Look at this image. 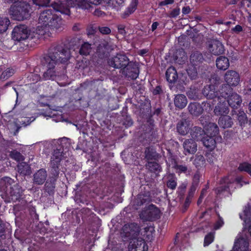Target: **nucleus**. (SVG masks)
I'll list each match as a JSON object with an SVG mask.
<instances>
[{
    "instance_id": "f257e3e1",
    "label": "nucleus",
    "mask_w": 251,
    "mask_h": 251,
    "mask_svg": "<svg viewBox=\"0 0 251 251\" xmlns=\"http://www.w3.org/2000/svg\"><path fill=\"white\" fill-rule=\"evenodd\" d=\"M101 0L92 2L91 0H33L34 4L39 6H46L50 4L53 9L58 12L66 15L70 14L69 7L78 6L87 9L91 7V3L97 4Z\"/></svg>"
},
{
    "instance_id": "f03ea898",
    "label": "nucleus",
    "mask_w": 251,
    "mask_h": 251,
    "mask_svg": "<svg viewBox=\"0 0 251 251\" xmlns=\"http://www.w3.org/2000/svg\"><path fill=\"white\" fill-rule=\"evenodd\" d=\"M39 25L37 29L38 36L47 38L50 37L54 30H61L63 22L58 16L53 14L50 9L42 12L38 20Z\"/></svg>"
},
{
    "instance_id": "7ed1b4c3",
    "label": "nucleus",
    "mask_w": 251,
    "mask_h": 251,
    "mask_svg": "<svg viewBox=\"0 0 251 251\" xmlns=\"http://www.w3.org/2000/svg\"><path fill=\"white\" fill-rule=\"evenodd\" d=\"M40 38L37 32H31L27 27L24 25H20L14 27L12 32V38L13 40L21 42L27 39Z\"/></svg>"
},
{
    "instance_id": "20e7f679",
    "label": "nucleus",
    "mask_w": 251,
    "mask_h": 251,
    "mask_svg": "<svg viewBox=\"0 0 251 251\" xmlns=\"http://www.w3.org/2000/svg\"><path fill=\"white\" fill-rule=\"evenodd\" d=\"M30 5L25 2H20L11 7L9 11L11 17L16 20L23 21L30 16Z\"/></svg>"
},
{
    "instance_id": "39448f33",
    "label": "nucleus",
    "mask_w": 251,
    "mask_h": 251,
    "mask_svg": "<svg viewBox=\"0 0 251 251\" xmlns=\"http://www.w3.org/2000/svg\"><path fill=\"white\" fill-rule=\"evenodd\" d=\"M13 183H14V180L9 177H4L1 180V184L5 187L6 194L11 197L13 201H16L21 198L23 190L17 184L12 186Z\"/></svg>"
},
{
    "instance_id": "423d86ee",
    "label": "nucleus",
    "mask_w": 251,
    "mask_h": 251,
    "mask_svg": "<svg viewBox=\"0 0 251 251\" xmlns=\"http://www.w3.org/2000/svg\"><path fill=\"white\" fill-rule=\"evenodd\" d=\"M242 179L241 176L235 178L233 176L228 175L221 180V187L224 190H233L236 187H241L243 185L241 183Z\"/></svg>"
},
{
    "instance_id": "0eeeda50",
    "label": "nucleus",
    "mask_w": 251,
    "mask_h": 251,
    "mask_svg": "<svg viewBox=\"0 0 251 251\" xmlns=\"http://www.w3.org/2000/svg\"><path fill=\"white\" fill-rule=\"evenodd\" d=\"M109 66L118 69H125L128 70L130 66L129 59L124 54H118L115 56L110 58L108 61Z\"/></svg>"
},
{
    "instance_id": "6e6552de",
    "label": "nucleus",
    "mask_w": 251,
    "mask_h": 251,
    "mask_svg": "<svg viewBox=\"0 0 251 251\" xmlns=\"http://www.w3.org/2000/svg\"><path fill=\"white\" fill-rule=\"evenodd\" d=\"M211 102L210 100L208 102H203L202 104L203 106L198 103L191 102L189 104L188 109L192 115L198 117L201 115L204 110L209 112L212 110L210 104Z\"/></svg>"
},
{
    "instance_id": "1a4fd4ad",
    "label": "nucleus",
    "mask_w": 251,
    "mask_h": 251,
    "mask_svg": "<svg viewBox=\"0 0 251 251\" xmlns=\"http://www.w3.org/2000/svg\"><path fill=\"white\" fill-rule=\"evenodd\" d=\"M42 63L47 68V71L43 75L45 79H54L56 75L55 72L53 70L55 65V61L51 56H45L42 60Z\"/></svg>"
},
{
    "instance_id": "9d476101",
    "label": "nucleus",
    "mask_w": 251,
    "mask_h": 251,
    "mask_svg": "<svg viewBox=\"0 0 251 251\" xmlns=\"http://www.w3.org/2000/svg\"><path fill=\"white\" fill-rule=\"evenodd\" d=\"M218 104L215 106L214 112L215 115L221 116V117L227 115L229 112V109L226 105V100L225 96H221V97H215Z\"/></svg>"
},
{
    "instance_id": "9b49d317",
    "label": "nucleus",
    "mask_w": 251,
    "mask_h": 251,
    "mask_svg": "<svg viewBox=\"0 0 251 251\" xmlns=\"http://www.w3.org/2000/svg\"><path fill=\"white\" fill-rule=\"evenodd\" d=\"M207 48L211 53L215 55L222 54L225 50L222 43L216 39L209 40L207 42Z\"/></svg>"
},
{
    "instance_id": "f8f14e48",
    "label": "nucleus",
    "mask_w": 251,
    "mask_h": 251,
    "mask_svg": "<svg viewBox=\"0 0 251 251\" xmlns=\"http://www.w3.org/2000/svg\"><path fill=\"white\" fill-rule=\"evenodd\" d=\"M129 251H147L148 248L142 239L133 238L129 245Z\"/></svg>"
},
{
    "instance_id": "ddd939ff",
    "label": "nucleus",
    "mask_w": 251,
    "mask_h": 251,
    "mask_svg": "<svg viewBox=\"0 0 251 251\" xmlns=\"http://www.w3.org/2000/svg\"><path fill=\"white\" fill-rule=\"evenodd\" d=\"M222 137L221 136H213L212 135H206L202 139V142L205 148L209 151L213 150L216 145V141L221 142Z\"/></svg>"
},
{
    "instance_id": "4468645a",
    "label": "nucleus",
    "mask_w": 251,
    "mask_h": 251,
    "mask_svg": "<svg viewBox=\"0 0 251 251\" xmlns=\"http://www.w3.org/2000/svg\"><path fill=\"white\" fill-rule=\"evenodd\" d=\"M224 78L225 81L230 86H236L240 82L239 75L235 71H227L225 75Z\"/></svg>"
},
{
    "instance_id": "2eb2a0df",
    "label": "nucleus",
    "mask_w": 251,
    "mask_h": 251,
    "mask_svg": "<svg viewBox=\"0 0 251 251\" xmlns=\"http://www.w3.org/2000/svg\"><path fill=\"white\" fill-rule=\"evenodd\" d=\"M184 153L185 155L194 154L197 151V144L192 139H186L183 143Z\"/></svg>"
},
{
    "instance_id": "dca6fc26",
    "label": "nucleus",
    "mask_w": 251,
    "mask_h": 251,
    "mask_svg": "<svg viewBox=\"0 0 251 251\" xmlns=\"http://www.w3.org/2000/svg\"><path fill=\"white\" fill-rule=\"evenodd\" d=\"M70 51L67 50H63L61 52H55V54H50L48 56H51L53 60L55 61V64L58 62H65L70 57Z\"/></svg>"
},
{
    "instance_id": "f3484780",
    "label": "nucleus",
    "mask_w": 251,
    "mask_h": 251,
    "mask_svg": "<svg viewBox=\"0 0 251 251\" xmlns=\"http://www.w3.org/2000/svg\"><path fill=\"white\" fill-rule=\"evenodd\" d=\"M202 93L208 99L213 100V101L214 102H216L217 100L215 97H220L218 96V92L215 91V86L213 85L205 86L203 89Z\"/></svg>"
},
{
    "instance_id": "a211bd4d",
    "label": "nucleus",
    "mask_w": 251,
    "mask_h": 251,
    "mask_svg": "<svg viewBox=\"0 0 251 251\" xmlns=\"http://www.w3.org/2000/svg\"><path fill=\"white\" fill-rule=\"evenodd\" d=\"M174 102L176 107L178 109H182L186 106L188 101L185 95L183 94H178L175 96Z\"/></svg>"
},
{
    "instance_id": "6ab92c4d",
    "label": "nucleus",
    "mask_w": 251,
    "mask_h": 251,
    "mask_svg": "<svg viewBox=\"0 0 251 251\" xmlns=\"http://www.w3.org/2000/svg\"><path fill=\"white\" fill-rule=\"evenodd\" d=\"M191 126V123L190 121L186 120H183L179 122L177 126V129L178 132L181 135H186Z\"/></svg>"
},
{
    "instance_id": "aec40b11",
    "label": "nucleus",
    "mask_w": 251,
    "mask_h": 251,
    "mask_svg": "<svg viewBox=\"0 0 251 251\" xmlns=\"http://www.w3.org/2000/svg\"><path fill=\"white\" fill-rule=\"evenodd\" d=\"M227 101L231 107L237 108L240 105L242 100L239 95L236 93H232L228 96Z\"/></svg>"
},
{
    "instance_id": "412c9836",
    "label": "nucleus",
    "mask_w": 251,
    "mask_h": 251,
    "mask_svg": "<svg viewBox=\"0 0 251 251\" xmlns=\"http://www.w3.org/2000/svg\"><path fill=\"white\" fill-rule=\"evenodd\" d=\"M148 214L147 219L149 220H153L159 217L160 211L154 205H150L147 210Z\"/></svg>"
},
{
    "instance_id": "4be33fe9",
    "label": "nucleus",
    "mask_w": 251,
    "mask_h": 251,
    "mask_svg": "<svg viewBox=\"0 0 251 251\" xmlns=\"http://www.w3.org/2000/svg\"><path fill=\"white\" fill-rule=\"evenodd\" d=\"M190 64L192 67L194 66H198L202 61L203 56L202 54L198 52L195 51L192 53L190 56Z\"/></svg>"
},
{
    "instance_id": "5701e85b",
    "label": "nucleus",
    "mask_w": 251,
    "mask_h": 251,
    "mask_svg": "<svg viewBox=\"0 0 251 251\" xmlns=\"http://www.w3.org/2000/svg\"><path fill=\"white\" fill-rule=\"evenodd\" d=\"M47 177V173L44 170H40L34 176V181L37 184H42Z\"/></svg>"
},
{
    "instance_id": "b1692460",
    "label": "nucleus",
    "mask_w": 251,
    "mask_h": 251,
    "mask_svg": "<svg viewBox=\"0 0 251 251\" xmlns=\"http://www.w3.org/2000/svg\"><path fill=\"white\" fill-rule=\"evenodd\" d=\"M166 77L167 81L170 83L175 82L177 78V74L173 67L168 68L166 73Z\"/></svg>"
},
{
    "instance_id": "393cba45",
    "label": "nucleus",
    "mask_w": 251,
    "mask_h": 251,
    "mask_svg": "<svg viewBox=\"0 0 251 251\" xmlns=\"http://www.w3.org/2000/svg\"><path fill=\"white\" fill-rule=\"evenodd\" d=\"M218 124L220 126L226 128L230 127L233 124V122L229 116L226 115L220 117Z\"/></svg>"
},
{
    "instance_id": "a878e982",
    "label": "nucleus",
    "mask_w": 251,
    "mask_h": 251,
    "mask_svg": "<svg viewBox=\"0 0 251 251\" xmlns=\"http://www.w3.org/2000/svg\"><path fill=\"white\" fill-rule=\"evenodd\" d=\"M204 128L206 130L205 134L218 136L217 134L219 133V128L216 124L209 123Z\"/></svg>"
},
{
    "instance_id": "bb28decb",
    "label": "nucleus",
    "mask_w": 251,
    "mask_h": 251,
    "mask_svg": "<svg viewBox=\"0 0 251 251\" xmlns=\"http://www.w3.org/2000/svg\"><path fill=\"white\" fill-rule=\"evenodd\" d=\"M229 65L228 59L223 56H220L216 60L217 67L222 70H225L228 68Z\"/></svg>"
},
{
    "instance_id": "cd10ccee",
    "label": "nucleus",
    "mask_w": 251,
    "mask_h": 251,
    "mask_svg": "<svg viewBox=\"0 0 251 251\" xmlns=\"http://www.w3.org/2000/svg\"><path fill=\"white\" fill-rule=\"evenodd\" d=\"M62 158L61 152L59 150L54 151L52 156L51 157V164L53 166V168H57V165L60 162Z\"/></svg>"
},
{
    "instance_id": "c85d7f7f",
    "label": "nucleus",
    "mask_w": 251,
    "mask_h": 251,
    "mask_svg": "<svg viewBox=\"0 0 251 251\" xmlns=\"http://www.w3.org/2000/svg\"><path fill=\"white\" fill-rule=\"evenodd\" d=\"M204 133L201 127L195 126L192 129L190 134L193 140H199L201 139V135Z\"/></svg>"
},
{
    "instance_id": "c756f323",
    "label": "nucleus",
    "mask_w": 251,
    "mask_h": 251,
    "mask_svg": "<svg viewBox=\"0 0 251 251\" xmlns=\"http://www.w3.org/2000/svg\"><path fill=\"white\" fill-rule=\"evenodd\" d=\"M10 24V21L6 17L0 18V34L5 32Z\"/></svg>"
},
{
    "instance_id": "7c9ffc66",
    "label": "nucleus",
    "mask_w": 251,
    "mask_h": 251,
    "mask_svg": "<svg viewBox=\"0 0 251 251\" xmlns=\"http://www.w3.org/2000/svg\"><path fill=\"white\" fill-rule=\"evenodd\" d=\"M18 171L19 173L24 175H26L29 174V167L25 163L19 164L18 166Z\"/></svg>"
},
{
    "instance_id": "2f4dec72",
    "label": "nucleus",
    "mask_w": 251,
    "mask_h": 251,
    "mask_svg": "<svg viewBox=\"0 0 251 251\" xmlns=\"http://www.w3.org/2000/svg\"><path fill=\"white\" fill-rule=\"evenodd\" d=\"M186 58L187 56L186 53L183 49H179L176 51L175 56V59L176 60H178V62H180V63H181Z\"/></svg>"
},
{
    "instance_id": "473e14b6",
    "label": "nucleus",
    "mask_w": 251,
    "mask_h": 251,
    "mask_svg": "<svg viewBox=\"0 0 251 251\" xmlns=\"http://www.w3.org/2000/svg\"><path fill=\"white\" fill-rule=\"evenodd\" d=\"M14 74V70L12 69L7 68L1 73L0 79L4 81L11 76Z\"/></svg>"
},
{
    "instance_id": "72a5a7b5",
    "label": "nucleus",
    "mask_w": 251,
    "mask_h": 251,
    "mask_svg": "<svg viewBox=\"0 0 251 251\" xmlns=\"http://www.w3.org/2000/svg\"><path fill=\"white\" fill-rule=\"evenodd\" d=\"M237 120L241 126L247 123V117L244 111H239L238 112V113L237 114Z\"/></svg>"
},
{
    "instance_id": "f704fd0d",
    "label": "nucleus",
    "mask_w": 251,
    "mask_h": 251,
    "mask_svg": "<svg viewBox=\"0 0 251 251\" xmlns=\"http://www.w3.org/2000/svg\"><path fill=\"white\" fill-rule=\"evenodd\" d=\"M91 50V45L88 43H85L82 45L80 49V53L83 55H88Z\"/></svg>"
},
{
    "instance_id": "c9c22d12",
    "label": "nucleus",
    "mask_w": 251,
    "mask_h": 251,
    "mask_svg": "<svg viewBox=\"0 0 251 251\" xmlns=\"http://www.w3.org/2000/svg\"><path fill=\"white\" fill-rule=\"evenodd\" d=\"M10 156L17 161H22L24 160V157L18 151L13 150L10 152Z\"/></svg>"
},
{
    "instance_id": "e433bc0d",
    "label": "nucleus",
    "mask_w": 251,
    "mask_h": 251,
    "mask_svg": "<svg viewBox=\"0 0 251 251\" xmlns=\"http://www.w3.org/2000/svg\"><path fill=\"white\" fill-rule=\"evenodd\" d=\"M187 71L188 75L192 79H195L196 78L198 74L196 66L192 67L191 65H189Z\"/></svg>"
},
{
    "instance_id": "4c0bfd02",
    "label": "nucleus",
    "mask_w": 251,
    "mask_h": 251,
    "mask_svg": "<svg viewBox=\"0 0 251 251\" xmlns=\"http://www.w3.org/2000/svg\"><path fill=\"white\" fill-rule=\"evenodd\" d=\"M147 167L151 172L160 171L161 169L160 165L155 162H149Z\"/></svg>"
},
{
    "instance_id": "58836bf2",
    "label": "nucleus",
    "mask_w": 251,
    "mask_h": 251,
    "mask_svg": "<svg viewBox=\"0 0 251 251\" xmlns=\"http://www.w3.org/2000/svg\"><path fill=\"white\" fill-rule=\"evenodd\" d=\"M138 4V0H132L127 8L126 13V14H130L132 13L136 9V7Z\"/></svg>"
},
{
    "instance_id": "ea45409f",
    "label": "nucleus",
    "mask_w": 251,
    "mask_h": 251,
    "mask_svg": "<svg viewBox=\"0 0 251 251\" xmlns=\"http://www.w3.org/2000/svg\"><path fill=\"white\" fill-rule=\"evenodd\" d=\"M238 170L240 171L247 172L251 176V165L247 163L240 164Z\"/></svg>"
},
{
    "instance_id": "a19ab883",
    "label": "nucleus",
    "mask_w": 251,
    "mask_h": 251,
    "mask_svg": "<svg viewBox=\"0 0 251 251\" xmlns=\"http://www.w3.org/2000/svg\"><path fill=\"white\" fill-rule=\"evenodd\" d=\"M214 238V234L213 233H209L204 238V246H207L213 242Z\"/></svg>"
},
{
    "instance_id": "79ce46f5",
    "label": "nucleus",
    "mask_w": 251,
    "mask_h": 251,
    "mask_svg": "<svg viewBox=\"0 0 251 251\" xmlns=\"http://www.w3.org/2000/svg\"><path fill=\"white\" fill-rule=\"evenodd\" d=\"M204 158L202 155H197L194 160V164L197 167H200L203 165Z\"/></svg>"
},
{
    "instance_id": "37998d69",
    "label": "nucleus",
    "mask_w": 251,
    "mask_h": 251,
    "mask_svg": "<svg viewBox=\"0 0 251 251\" xmlns=\"http://www.w3.org/2000/svg\"><path fill=\"white\" fill-rule=\"evenodd\" d=\"M209 116H202L200 119V121L201 124L204 126V128L207 126L209 124L208 122L209 121Z\"/></svg>"
},
{
    "instance_id": "c03bdc74",
    "label": "nucleus",
    "mask_w": 251,
    "mask_h": 251,
    "mask_svg": "<svg viewBox=\"0 0 251 251\" xmlns=\"http://www.w3.org/2000/svg\"><path fill=\"white\" fill-rule=\"evenodd\" d=\"M167 185L169 188L172 189H175L176 186V179L175 178L170 179L167 182Z\"/></svg>"
},
{
    "instance_id": "a18cd8bd",
    "label": "nucleus",
    "mask_w": 251,
    "mask_h": 251,
    "mask_svg": "<svg viewBox=\"0 0 251 251\" xmlns=\"http://www.w3.org/2000/svg\"><path fill=\"white\" fill-rule=\"evenodd\" d=\"M176 172L178 173H185L187 170L186 166L184 165H176L175 167Z\"/></svg>"
},
{
    "instance_id": "49530a36",
    "label": "nucleus",
    "mask_w": 251,
    "mask_h": 251,
    "mask_svg": "<svg viewBox=\"0 0 251 251\" xmlns=\"http://www.w3.org/2000/svg\"><path fill=\"white\" fill-rule=\"evenodd\" d=\"M180 13V9L178 8L173 9L170 13L169 16L172 18H175Z\"/></svg>"
},
{
    "instance_id": "de8ad7c7",
    "label": "nucleus",
    "mask_w": 251,
    "mask_h": 251,
    "mask_svg": "<svg viewBox=\"0 0 251 251\" xmlns=\"http://www.w3.org/2000/svg\"><path fill=\"white\" fill-rule=\"evenodd\" d=\"M224 223L223 221V220L221 219V218H219V219L217 221V222L216 223L214 226V229L215 230L219 229L221 227H222Z\"/></svg>"
},
{
    "instance_id": "09e8293b",
    "label": "nucleus",
    "mask_w": 251,
    "mask_h": 251,
    "mask_svg": "<svg viewBox=\"0 0 251 251\" xmlns=\"http://www.w3.org/2000/svg\"><path fill=\"white\" fill-rule=\"evenodd\" d=\"M30 79H31L33 82H37L40 80V76L38 74H31Z\"/></svg>"
},
{
    "instance_id": "8fccbe9b",
    "label": "nucleus",
    "mask_w": 251,
    "mask_h": 251,
    "mask_svg": "<svg viewBox=\"0 0 251 251\" xmlns=\"http://www.w3.org/2000/svg\"><path fill=\"white\" fill-rule=\"evenodd\" d=\"M100 31L102 34H108L110 32L111 30L109 28L107 27H101L99 28Z\"/></svg>"
},
{
    "instance_id": "3c124183",
    "label": "nucleus",
    "mask_w": 251,
    "mask_h": 251,
    "mask_svg": "<svg viewBox=\"0 0 251 251\" xmlns=\"http://www.w3.org/2000/svg\"><path fill=\"white\" fill-rule=\"evenodd\" d=\"M174 0H165L161 1L159 3V5L162 6L172 4L174 2Z\"/></svg>"
},
{
    "instance_id": "603ef678",
    "label": "nucleus",
    "mask_w": 251,
    "mask_h": 251,
    "mask_svg": "<svg viewBox=\"0 0 251 251\" xmlns=\"http://www.w3.org/2000/svg\"><path fill=\"white\" fill-rule=\"evenodd\" d=\"M182 12L184 14H188L190 12V8L188 6L184 7L182 8Z\"/></svg>"
},
{
    "instance_id": "864d4df0",
    "label": "nucleus",
    "mask_w": 251,
    "mask_h": 251,
    "mask_svg": "<svg viewBox=\"0 0 251 251\" xmlns=\"http://www.w3.org/2000/svg\"><path fill=\"white\" fill-rule=\"evenodd\" d=\"M118 31L121 34H125L126 33L125 27L123 25H120L118 26Z\"/></svg>"
},
{
    "instance_id": "5fc2aeb1",
    "label": "nucleus",
    "mask_w": 251,
    "mask_h": 251,
    "mask_svg": "<svg viewBox=\"0 0 251 251\" xmlns=\"http://www.w3.org/2000/svg\"><path fill=\"white\" fill-rule=\"evenodd\" d=\"M55 115L54 114H52V111L50 109H49L47 114L45 115V116H48L50 117H52Z\"/></svg>"
},
{
    "instance_id": "6e6d98bb",
    "label": "nucleus",
    "mask_w": 251,
    "mask_h": 251,
    "mask_svg": "<svg viewBox=\"0 0 251 251\" xmlns=\"http://www.w3.org/2000/svg\"><path fill=\"white\" fill-rule=\"evenodd\" d=\"M233 30L236 32H240V31H242V27L241 26H240L239 25H237L235 26V27L233 29Z\"/></svg>"
},
{
    "instance_id": "4d7b16f0",
    "label": "nucleus",
    "mask_w": 251,
    "mask_h": 251,
    "mask_svg": "<svg viewBox=\"0 0 251 251\" xmlns=\"http://www.w3.org/2000/svg\"><path fill=\"white\" fill-rule=\"evenodd\" d=\"M158 23L157 22H153L151 25V30L152 31H154L157 27L158 25Z\"/></svg>"
},
{
    "instance_id": "13d9d810",
    "label": "nucleus",
    "mask_w": 251,
    "mask_h": 251,
    "mask_svg": "<svg viewBox=\"0 0 251 251\" xmlns=\"http://www.w3.org/2000/svg\"><path fill=\"white\" fill-rule=\"evenodd\" d=\"M126 75L128 76V77H131L132 79L136 78L138 76L137 74H136L135 73H133L131 75L128 74L127 73H126Z\"/></svg>"
},
{
    "instance_id": "bf43d9fd",
    "label": "nucleus",
    "mask_w": 251,
    "mask_h": 251,
    "mask_svg": "<svg viewBox=\"0 0 251 251\" xmlns=\"http://www.w3.org/2000/svg\"><path fill=\"white\" fill-rule=\"evenodd\" d=\"M204 192H205L204 190H203L202 191L201 193V196H200V198H199V200L198 201V204H200L202 200L203 199V195L204 194Z\"/></svg>"
},
{
    "instance_id": "052dcab7",
    "label": "nucleus",
    "mask_w": 251,
    "mask_h": 251,
    "mask_svg": "<svg viewBox=\"0 0 251 251\" xmlns=\"http://www.w3.org/2000/svg\"><path fill=\"white\" fill-rule=\"evenodd\" d=\"M4 230V227L1 224V221L0 220V236L2 235V233H3Z\"/></svg>"
},
{
    "instance_id": "680f3d73",
    "label": "nucleus",
    "mask_w": 251,
    "mask_h": 251,
    "mask_svg": "<svg viewBox=\"0 0 251 251\" xmlns=\"http://www.w3.org/2000/svg\"><path fill=\"white\" fill-rule=\"evenodd\" d=\"M95 14L96 15L100 16L102 15V13L99 10H95Z\"/></svg>"
},
{
    "instance_id": "e2e57ef3",
    "label": "nucleus",
    "mask_w": 251,
    "mask_h": 251,
    "mask_svg": "<svg viewBox=\"0 0 251 251\" xmlns=\"http://www.w3.org/2000/svg\"><path fill=\"white\" fill-rule=\"evenodd\" d=\"M150 229L151 230H151H153V229L151 227H147L144 228V232H147L148 231H149Z\"/></svg>"
},
{
    "instance_id": "0e129e2a",
    "label": "nucleus",
    "mask_w": 251,
    "mask_h": 251,
    "mask_svg": "<svg viewBox=\"0 0 251 251\" xmlns=\"http://www.w3.org/2000/svg\"><path fill=\"white\" fill-rule=\"evenodd\" d=\"M227 2L230 4H234L236 2V0H226Z\"/></svg>"
},
{
    "instance_id": "69168bd1",
    "label": "nucleus",
    "mask_w": 251,
    "mask_h": 251,
    "mask_svg": "<svg viewBox=\"0 0 251 251\" xmlns=\"http://www.w3.org/2000/svg\"><path fill=\"white\" fill-rule=\"evenodd\" d=\"M18 0H7V2H10V3H16Z\"/></svg>"
},
{
    "instance_id": "338daca9",
    "label": "nucleus",
    "mask_w": 251,
    "mask_h": 251,
    "mask_svg": "<svg viewBox=\"0 0 251 251\" xmlns=\"http://www.w3.org/2000/svg\"><path fill=\"white\" fill-rule=\"evenodd\" d=\"M147 52V51L145 50H143L141 51V53L142 54H144Z\"/></svg>"
},
{
    "instance_id": "774afa93",
    "label": "nucleus",
    "mask_w": 251,
    "mask_h": 251,
    "mask_svg": "<svg viewBox=\"0 0 251 251\" xmlns=\"http://www.w3.org/2000/svg\"><path fill=\"white\" fill-rule=\"evenodd\" d=\"M249 110H250V112H251V101L250 102V104H249Z\"/></svg>"
}]
</instances>
